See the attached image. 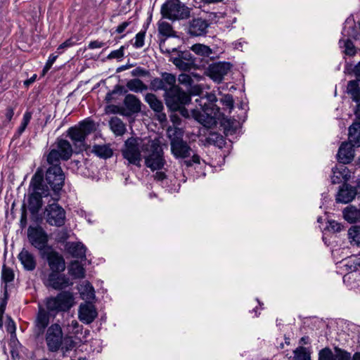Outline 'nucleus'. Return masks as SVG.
<instances>
[{
	"label": "nucleus",
	"instance_id": "1",
	"mask_svg": "<svg viewBox=\"0 0 360 360\" xmlns=\"http://www.w3.org/2000/svg\"><path fill=\"white\" fill-rule=\"evenodd\" d=\"M74 297L69 291H62L56 296L46 297L43 304H38V313L34 321V333L37 338L44 334L50 319L58 314L68 311L74 305Z\"/></svg>",
	"mask_w": 360,
	"mask_h": 360
},
{
	"label": "nucleus",
	"instance_id": "2",
	"mask_svg": "<svg viewBox=\"0 0 360 360\" xmlns=\"http://www.w3.org/2000/svg\"><path fill=\"white\" fill-rule=\"evenodd\" d=\"M44 173L38 168L32 176L27 198V207L32 215H37L43 205L42 198L48 196L49 188L44 184Z\"/></svg>",
	"mask_w": 360,
	"mask_h": 360
},
{
	"label": "nucleus",
	"instance_id": "3",
	"mask_svg": "<svg viewBox=\"0 0 360 360\" xmlns=\"http://www.w3.org/2000/svg\"><path fill=\"white\" fill-rule=\"evenodd\" d=\"M218 99L215 94H207V101L204 103L202 110H195L193 116L195 120L204 127L210 128L217 124V119L222 116L220 107L217 104Z\"/></svg>",
	"mask_w": 360,
	"mask_h": 360
},
{
	"label": "nucleus",
	"instance_id": "4",
	"mask_svg": "<svg viewBox=\"0 0 360 360\" xmlns=\"http://www.w3.org/2000/svg\"><path fill=\"white\" fill-rule=\"evenodd\" d=\"M166 39L159 41L160 51L169 58L175 67L181 71L189 72L195 65V59L190 51H181L179 48H169L166 46Z\"/></svg>",
	"mask_w": 360,
	"mask_h": 360
},
{
	"label": "nucleus",
	"instance_id": "5",
	"mask_svg": "<svg viewBox=\"0 0 360 360\" xmlns=\"http://www.w3.org/2000/svg\"><path fill=\"white\" fill-rule=\"evenodd\" d=\"M95 130V123L90 120L80 122L78 125L71 127L67 130V136L72 141L75 153L86 150L89 146L86 143V139Z\"/></svg>",
	"mask_w": 360,
	"mask_h": 360
},
{
	"label": "nucleus",
	"instance_id": "6",
	"mask_svg": "<svg viewBox=\"0 0 360 360\" xmlns=\"http://www.w3.org/2000/svg\"><path fill=\"white\" fill-rule=\"evenodd\" d=\"M145 165L152 171L161 170L166 165L164 152L158 140H149L141 146Z\"/></svg>",
	"mask_w": 360,
	"mask_h": 360
},
{
	"label": "nucleus",
	"instance_id": "7",
	"mask_svg": "<svg viewBox=\"0 0 360 360\" xmlns=\"http://www.w3.org/2000/svg\"><path fill=\"white\" fill-rule=\"evenodd\" d=\"M163 97L165 105L170 111H179L184 117H188V112L185 105L191 101L190 94L176 85L170 91L164 93Z\"/></svg>",
	"mask_w": 360,
	"mask_h": 360
},
{
	"label": "nucleus",
	"instance_id": "8",
	"mask_svg": "<svg viewBox=\"0 0 360 360\" xmlns=\"http://www.w3.org/2000/svg\"><path fill=\"white\" fill-rule=\"evenodd\" d=\"M192 8L180 0H166L162 5L160 13L163 18L170 20H186L191 17Z\"/></svg>",
	"mask_w": 360,
	"mask_h": 360
},
{
	"label": "nucleus",
	"instance_id": "9",
	"mask_svg": "<svg viewBox=\"0 0 360 360\" xmlns=\"http://www.w3.org/2000/svg\"><path fill=\"white\" fill-rule=\"evenodd\" d=\"M141 139L138 138L130 137L127 139L124 144L121 153L124 159L128 161L127 165H136L141 167V161L143 158L139 141Z\"/></svg>",
	"mask_w": 360,
	"mask_h": 360
},
{
	"label": "nucleus",
	"instance_id": "10",
	"mask_svg": "<svg viewBox=\"0 0 360 360\" xmlns=\"http://www.w3.org/2000/svg\"><path fill=\"white\" fill-rule=\"evenodd\" d=\"M45 219L46 222L57 227H61L65 224L66 212L57 202L49 204L45 208Z\"/></svg>",
	"mask_w": 360,
	"mask_h": 360
},
{
	"label": "nucleus",
	"instance_id": "11",
	"mask_svg": "<svg viewBox=\"0 0 360 360\" xmlns=\"http://www.w3.org/2000/svg\"><path fill=\"white\" fill-rule=\"evenodd\" d=\"M63 334L62 328L58 323L49 326L46 333V342L48 350L51 352H58L63 345Z\"/></svg>",
	"mask_w": 360,
	"mask_h": 360
},
{
	"label": "nucleus",
	"instance_id": "12",
	"mask_svg": "<svg viewBox=\"0 0 360 360\" xmlns=\"http://www.w3.org/2000/svg\"><path fill=\"white\" fill-rule=\"evenodd\" d=\"M160 77H155L150 80L149 89L155 92L164 91V93L170 91L176 84V78L174 74L162 72Z\"/></svg>",
	"mask_w": 360,
	"mask_h": 360
},
{
	"label": "nucleus",
	"instance_id": "13",
	"mask_svg": "<svg viewBox=\"0 0 360 360\" xmlns=\"http://www.w3.org/2000/svg\"><path fill=\"white\" fill-rule=\"evenodd\" d=\"M46 186H49L55 193H58L63 188L65 174L61 167H49L45 174Z\"/></svg>",
	"mask_w": 360,
	"mask_h": 360
},
{
	"label": "nucleus",
	"instance_id": "14",
	"mask_svg": "<svg viewBox=\"0 0 360 360\" xmlns=\"http://www.w3.org/2000/svg\"><path fill=\"white\" fill-rule=\"evenodd\" d=\"M27 236L32 245L39 250L40 255L46 252L47 248H51L47 245L48 236L42 228H29Z\"/></svg>",
	"mask_w": 360,
	"mask_h": 360
},
{
	"label": "nucleus",
	"instance_id": "15",
	"mask_svg": "<svg viewBox=\"0 0 360 360\" xmlns=\"http://www.w3.org/2000/svg\"><path fill=\"white\" fill-rule=\"evenodd\" d=\"M232 68V64L229 62H217L209 65L206 72L207 76L214 82L219 84Z\"/></svg>",
	"mask_w": 360,
	"mask_h": 360
},
{
	"label": "nucleus",
	"instance_id": "16",
	"mask_svg": "<svg viewBox=\"0 0 360 360\" xmlns=\"http://www.w3.org/2000/svg\"><path fill=\"white\" fill-rule=\"evenodd\" d=\"M41 257L46 260L51 272H63L65 269L63 257L52 248H47Z\"/></svg>",
	"mask_w": 360,
	"mask_h": 360
},
{
	"label": "nucleus",
	"instance_id": "17",
	"mask_svg": "<svg viewBox=\"0 0 360 360\" xmlns=\"http://www.w3.org/2000/svg\"><path fill=\"white\" fill-rule=\"evenodd\" d=\"M124 116L130 117L141 111L142 103L139 98L131 94H126L123 101Z\"/></svg>",
	"mask_w": 360,
	"mask_h": 360
},
{
	"label": "nucleus",
	"instance_id": "18",
	"mask_svg": "<svg viewBox=\"0 0 360 360\" xmlns=\"http://www.w3.org/2000/svg\"><path fill=\"white\" fill-rule=\"evenodd\" d=\"M171 152L176 158H186L191 155V148L182 138L174 137L170 141Z\"/></svg>",
	"mask_w": 360,
	"mask_h": 360
},
{
	"label": "nucleus",
	"instance_id": "19",
	"mask_svg": "<svg viewBox=\"0 0 360 360\" xmlns=\"http://www.w3.org/2000/svg\"><path fill=\"white\" fill-rule=\"evenodd\" d=\"M210 23L202 18H193L188 22L187 33L193 37L205 36L207 33Z\"/></svg>",
	"mask_w": 360,
	"mask_h": 360
},
{
	"label": "nucleus",
	"instance_id": "20",
	"mask_svg": "<svg viewBox=\"0 0 360 360\" xmlns=\"http://www.w3.org/2000/svg\"><path fill=\"white\" fill-rule=\"evenodd\" d=\"M97 316V310L91 302H85L79 305L78 317L82 323L90 324L96 319Z\"/></svg>",
	"mask_w": 360,
	"mask_h": 360
},
{
	"label": "nucleus",
	"instance_id": "21",
	"mask_svg": "<svg viewBox=\"0 0 360 360\" xmlns=\"http://www.w3.org/2000/svg\"><path fill=\"white\" fill-rule=\"evenodd\" d=\"M60 272H51L45 284L55 290H63L70 285L69 278Z\"/></svg>",
	"mask_w": 360,
	"mask_h": 360
},
{
	"label": "nucleus",
	"instance_id": "22",
	"mask_svg": "<svg viewBox=\"0 0 360 360\" xmlns=\"http://www.w3.org/2000/svg\"><path fill=\"white\" fill-rule=\"evenodd\" d=\"M357 189L348 184H343L336 195V202L341 203H348L351 202L356 195Z\"/></svg>",
	"mask_w": 360,
	"mask_h": 360
},
{
	"label": "nucleus",
	"instance_id": "23",
	"mask_svg": "<svg viewBox=\"0 0 360 360\" xmlns=\"http://www.w3.org/2000/svg\"><path fill=\"white\" fill-rule=\"evenodd\" d=\"M353 147L354 146L348 142L342 143L337 154V159L340 163L346 165L353 160L354 157V150Z\"/></svg>",
	"mask_w": 360,
	"mask_h": 360
},
{
	"label": "nucleus",
	"instance_id": "24",
	"mask_svg": "<svg viewBox=\"0 0 360 360\" xmlns=\"http://www.w3.org/2000/svg\"><path fill=\"white\" fill-rule=\"evenodd\" d=\"M145 101L149 105L150 108L157 113H161L159 115V120L163 121L166 120V115L162 112L164 105L161 100L152 93H148L145 96Z\"/></svg>",
	"mask_w": 360,
	"mask_h": 360
},
{
	"label": "nucleus",
	"instance_id": "25",
	"mask_svg": "<svg viewBox=\"0 0 360 360\" xmlns=\"http://www.w3.org/2000/svg\"><path fill=\"white\" fill-rule=\"evenodd\" d=\"M14 278V273L13 271L6 268L4 265L3 266V269L1 271V280L6 283L4 287V298L1 300V316L5 310L6 300L8 299V288L10 285L8 284V283L13 281ZM3 325V321L1 320V326Z\"/></svg>",
	"mask_w": 360,
	"mask_h": 360
},
{
	"label": "nucleus",
	"instance_id": "26",
	"mask_svg": "<svg viewBox=\"0 0 360 360\" xmlns=\"http://www.w3.org/2000/svg\"><path fill=\"white\" fill-rule=\"evenodd\" d=\"M56 143L57 146L56 150L59 151V154L62 156V160H68L73 153L72 146L68 140L58 138Z\"/></svg>",
	"mask_w": 360,
	"mask_h": 360
},
{
	"label": "nucleus",
	"instance_id": "27",
	"mask_svg": "<svg viewBox=\"0 0 360 360\" xmlns=\"http://www.w3.org/2000/svg\"><path fill=\"white\" fill-rule=\"evenodd\" d=\"M18 259L25 270L33 271L36 268L34 256L25 248L18 255Z\"/></svg>",
	"mask_w": 360,
	"mask_h": 360
},
{
	"label": "nucleus",
	"instance_id": "28",
	"mask_svg": "<svg viewBox=\"0 0 360 360\" xmlns=\"http://www.w3.org/2000/svg\"><path fill=\"white\" fill-rule=\"evenodd\" d=\"M359 81L357 80H350L347 83L346 92L348 95L350 96V98L352 101L357 104V107H359L360 102V86H359Z\"/></svg>",
	"mask_w": 360,
	"mask_h": 360
},
{
	"label": "nucleus",
	"instance_id": "29",
	"mask_svg": "<svg viewBox=\"0 0 360 360\" xmlns=\"http://www.w3.org/2000/svg\"><path fill=\"white\" fill-rule=\"evenodd\" d=\"M91 153L101 159H108L113 155V150L109 144H96L92 147Z\"/></svg>",
	"mask_w": 360,
	"mask_h": 360
},
{
	"label": "nucleus",
	"instance_id": "30",
	"mask_svg": "<svg viewBox=\"0 0 360 360\" xmlns=\"http://www.w3.org/2000/svg\"><path fill=\"white\" fill-rule=\"evenodd\" d=\"M127 93V89L120 84H116L113 89L109 91L104 98V101L107 103H110L112 102H116L119 100V96L122 95H126Z\"/></svg>",
	"mask_w": 360,
	"mask_h": 360
},
{
	"label": "nucleus",
	"instance_id": "31",
	"mask_svg": "<svg viewBox=\"0 0 360 360\" xmlns=\"http://www.w3.org/2000/svg\"><path fill=\"white\" fill-rule=\"evenodd\" d=\"M348 140V143L353 146H360V124L359 123L354 122L349 127Z\"/></svg>",
	"mask_w": 360,
	"mask_h": 360
},
{
	"label": "nucleus",
	"instance_id": "32",
	"mask_svg": "<svg viewBox=\"0 0 360 360\" xmlns=\"http://www.w3.org/2000/svg\"><path fill=\"white\" fill-rule=\"evenodd\" d=\"M126 87L127 91H131L134 93H141L149 89V87L139 78H134L127 81Z\"/></svg>",
	"mask_w": 360,
	"mask_h": 360
},
{
	"label": "nucleus",
	"instance_id": "33",
	"mask_svg": "<svg viewBox=\"0 0 360 360\" xmlns=\"http://www.w3.org/2000/svg\"><path fill=\"white\" fill-rule=\"evenodd\" d=\"M343 217L349 223H356L360 221V210L350 205L343 210Z\"/></svg>",
	"mask_w": 360,
	"mask_h": 360
},
{
	"label": "nucleus",
	"instance_id": "34",
	"mask_svg": "<svg viewBox=\"0 0 360 360\" xmlns=\"http://www.w3.org/2000/svg\"><path fill=\"white\" fill-rule=\"evenodd\" d=\"M68 273L74 278H82L85 276V269L77 260L70 262Z\"/></svg>",
	"mask_w": 360,
	"mask_h": 360
},
{
	"label": "nucleus",
	"instance_id": "35",
	"mask_svg": "<svg viewBox=\"0 0 360 360\" xmlns=\"http://www.w3.org/2000/svg\"><path fill=\"white\" fill-rule=\"evenodd\" d=\"M158 34L161 36L159 39H167L170 37L175 36V31H174L172 26L167 22L159 21L158 24Z\"/></svg>",
	"mask_w": 360,
	"mask_h": 360
},
{
	"label": "nucleus",
	"instance_id": "36",
	"mask_svg": "<svg viewBox=\"0 0 360 360\" xmlns=\"http://www.w3.org/2000/svg\"><path fill=\"white\" fill-rule=\"evenodd\" d=\"M110 129L116 136H122L126 131V127L122 120L117 117H113L109 121Z\"/></svg>",
	"mask_w": 360,
	"mask_h": 360
},
{
	"label": "nucleus",
	"instance_id": "37",
	"mask_svg": "<svg viewBox=\"0 0 360 360\" xmlns=\"http://www.w3.org/2000/svg\"><path fill=\"white\" fill-rule=\"evenodd\" d=\"M68 250L73 257L78 259L86 257V248L81 243H72L68 247Z\"/></svg>",
	"mask_w": 360,
	"mask_h": 360
},
{
	"label": "nucleus",
	"instance_id": "38",
	"mask_svg": "<svg viewBox=\"0 0 360 360\" xmlns=\"http://www.w3.org/2000/svg\"><path fill=\"white\" fill-rule=\"evenodd\" d=\"M205 143L208 145H213L219 148H222L225 143V139L222 135L217 132H212L205 139Z\"/></svg>",
	"mask_w": 360,
	"mask_h": 360
},
{
	"label": "nucleus",
	"instance_id": "39",
	"mask_svg": "<svg viewBox=\"0 0 360 360\" xmlns=\"http://www.w3.org/2000/svg\"><path fill=\"white\" fill-rule=\"evenodd\" d=\"M219 120L221 126L224 127V131L226 133L231 132L234 133L236 130V120L235 119L231 120L225 117L224 112H222V116L219 119H217V121Z\"/></svg>",
	"mask_w": 360,
	"mask_h": 360
},
{
	"label": "nucleus",
	"instance_id": "40",
	"mask_svg": "<svg viewBox=\"0 0 360 360\" xmlns=\"http://www.w3.org/2000/svg\"><path fill=\"white\" fill-rule=\"evenodd\" d=\"M195 54L207 58H211V55L213 53L212 49L210 46L202 44H195L191 47Z\"/></svg>",
	"mask_w": 360,
	"mask_h": 360
},
{
	"label": "nucleus",
	"instance_id": "41",
	"mask_svg": "<svg viewBox=\"0 0 360 360\" xmlns=\"http://www.w3.org/2000/svg\"><path fill=\"white\" fill-rule=\"evenodd\" d=\"M60 160H62V156L56 148L51 149L46 156V161L50 165L49 167H60Z\"/></svg>",
	"mask_w": 360,
	"mask_h": 360
},
{
	"label": "nucleus",
	"instance_id": "42",
	"mask_svg": "<svg viewBox=\"0 0 360 360\" xmlns=\"http://www.w3.org/2000/svg\"><path fill=\"white\" fill-rule=\"evenodd\" d=\"M347 167L344 165H341L340 168H333V176L331 177L332 184H339L341 181L342 179H347V174H345L344 172L346 171Z\"/></svg>",
	"mask_w": 360,
	"mask_h": 360
},
{
	"label": "nucleus",
	"instance_id": "43",
	"mask_svg": "<svg viewBox=\"0 0 360 360\" xmlns=\"http://www.w3.org/2000/svg\"><path fill=\"white\" fill-rule=\"evenodd\" d=\"M219 102L223 105V111L229 110V112H231L234 106V100L231 94H224L220 99Z\"/></svg>",
	"mask_w": 360,
	"mask_h": 360
},
{
	"label": "nucleus",
	"instance_id": "44",
	"mask_svg": "<svg viewBox=\"0 0 360 360\" xmlns=\"http://www.w3.org/2000/svg\"><path fill=\"white\" fill-rule=\"evenodd\" d=\"M348 236L352 240L351 243L360 246V226H352L348 230Z\"/></svg>",
	"mask_w": 360,
	"mask_h": 360
},
{
	"label": "nucleus",
	"instance_id": "45",
	"mask_svg": "<svg viewBox=\"0 0 360 360\" xmlns=\"http://www.w3.org/2000/svg\"><path fill=\"white\" fill-rule=\"evenodd\" d=\"M31 118L32 112L29 111L25 112L23 115V118L20 124V126L18 127L17 131L14 135L15 138L19 137L25 131V129L27 128L28 124L30 122Z\"/></svg>",
	"mask_w": 360,
	"mask_h": 360
},
{
	"label": "nucleus",
	"instance_id": "46",
	"mask_svg": "<svg viewBox=\"0 0 360 360\" xmlns=\"http://www.w3.org/2000/svg\"><path fill=\"white\" fill-rule=\"evenodd\" d=\"M293 360H310V354L306 347H298L294 350Z\"/></svg>",
	"mask_w": 360,
	"mask_h": 360
},
{
	"label": "nucleus",
	"instance_id": "47",
	"mask_svg": "<svg viewBox=\"0 0 360 360\" xmlns=\"http://www.w3.org/2000/svg\"><path fill=\"white\" fill-rule=\"evenodd\" d=\"M5 326L6 331L11 334V339L12 341L16 340V326L14 321L11 318V316H7L5 321Z\"/></svg>",
	"mask_w": 360,
	"mask_h": 360
},
{
	"label": "nucleus",
	"instance_id": "48",
	"mask_svg": "<svg viewBox=\"0 0 360 360\" xmlns=\"http://www.w3.org/2000/svg\"><path fill=\"white\" fill-rule=\"evenodd\" d=\"M334 360H351V354L349 352L338 347H334Z\"/></svg>",
	"mask_w": 360,
	"mask_h": 360
},
{
	"label": "nucleus",
	"instance_id": "49",
	"mask_svg": "<svg viewBox=\"0 0 360 360\" xmlns=\"http://www.w3.org/2000/svg\"><path fill=\"white\" fill-rule=\"evenodd\" d=\"M342 42L344 43V47L345 49V53L346 55L353 56L356 54V48L353 42L349 39H347L345 41L340 39L339 43L341 44Z\"/></svg>",
	"mask_w": 360,
	"mask_h": 360
},
{
	"label": "nucleus",
	"instance_id": "50",
	"mask_svg": "<svg viewBox=\"0 0 360 360\" xmlns=\"http://www.w3.org/2000/svg\"><path fill=\"white\" fill-rule=\"evenodd\" d=\"M319 360H334V354L326 347L319 352Z\"/></svg>",
	"mask_w": 360,
	"mask_h": 360
},
{
	"label": "nucleus",
	"instance_id": "51",
	"mask_svg": "<svg viewBox=\"0 0 360 360\" xmlns=\"http://www.w3.org/2000/svg\"><path fill=\"white\" fill-rule=\"evenodd\" d=\"M105 111L107 114H120L124 116V107L121 105L109 104L105 106Z\"/></svg>",
	"mask_w": 360,
	"mask_h": 360
},
{
	"label": "nucleus",
	"instance_id": "52",
	"mask_svg": "<svg viewBox=\"0 0 360 360\" xmlns=\"http://www.w3.org/2000/svg\"><path fill=\"white\" fill-rule=\"evenodd\" d=\"M131 75L132 77H150V71L146 69H144L143 68H141L140 66L134 69L131 72Z\"/></svg>",
	"mask_w": 360,
	"mask_h": 360
},
{
	"label": "nucleus",
	"instance_id": "53",
	"mask_svg": "<svg viewBox=\"0 0 360 360\" xmlns=\"http://www.w3.org/2000/svg\"><path fill=\"white\" fill-rule=\"evenodd\" d=\"M146 30L139 32L136 34L135 37V42L133 44V46L136 48L139 49L144 46V39L146 36Z\"/></svg>",
	"mask_w": 360,
	"mask_h": 360
},
{
	"label": "nucleus",
	"instance_id": "54",
	"mask_svg": "<svg viewBox=\"0 0 360 360\" xmlns=\"http://www.w3.org/2000/svg\"><path fill=\"white\" fill-rule=\"evenodd\" d=\"M77 39L75 37H72L67 40H65L63 43H62L58 48L57 51L58 53H61L62 51L60 50L71 47L76 44Z\"/></svg>",
	"mask_w": 360,
	"mask_h": 360
},
{
	"label": "nucleus",
	"instance_id": "55",
	"mask_svg": "<svg viewBox=\"0 0 360 360\" xmlns=\"http://www.w3.org/2000/svg\"><path fill=\"white\" fill-rule=\"evenodd\" d=\"M327 229L330 231L340 232L343 229V226L334 220L328 221V225L327 226Z\"/></svg>",
	"mask_w": 360,
	"mask_h": 360
},
{
	"label": "nucleus",
	"instance_id": "56",
	"mask_svg": "<svg viewBox=\"0 0 360 360\" xmlns=\"http://www.w3.org/2000/svg\"><path fill=\"white\" fill-rule=\"evenodd\" d=\"M125 49V46H122L119 49L112 51L110 53V54L107 56L108 59H120L124 56V51Z\"/></svg>",
	"mask_w": 360,
	"mask_h": 360
},
{
	"label": "nucleus",
	"instance_id": "57",
	"mask_svg": "<svg viewBox=\"0 0 360 360\" xmlns=\"http://www.w3.org/2000/svg\"><path fill=\"white\" fill-rule=\"evenodd\" d=\"M57 57H58V56H55L53 54H51L49 56V59H48L47 62L46 63V65H44V69H43L44 74H45V72H46L48 70H49L51 69V66L56 61Z\"/></svg>",
	"mask_w": 360,
	"mask_h": 360
},
{
	"label": "nucleus",
	"instance_id": "58",
	"mask_svg": "<svg viewBox=\"0 0 360 360\" xmlns=\"http://www.w3.org/2000/svg\"><path fill=\"white\" fill-rule=\"evenodd\" d=\"M82 167V162L79 160H74L70 162V169L77 172Z\"/></svg>",
	"mask_w": 360,
	"mask_h": 360
},
{
	"label": "nucleus",
	"instance_id": "59",
	"mask_svg": "<svg viewBox=\"0 0 360 360\" xmlns=\"http://www.w3.org/2000/svg\"><path fill=\"white\" fill-rule=\"evenodd\" d=\"M14 115V110L12 107L9 106L6 109V112H5V117H6V120H5V122H9L13 117Z\"/></svg>",
	"mask_w": 360,
	"mask_h": 360
},
{
	"label": "nucleus",
	"instance_id": "60",
	"mask_svg": "<svg viewBox=\"0 0 360 360\" xmlns=\"http://www.w3.org/2000/svg\"><path fill=\"white\" fill-rule=\"evenodd\" d=\"M166 178H167V175H166L165 172H164L162 171L157 170V172L154 174L155 180L158 181H162L164 179H165Z\"/></svg>",
	"mask_w": 360,
	"mask_h": 360
},
{
	"label": "nucleus",
	"instance_id": "61",
	"mask_svg": "<svg viewBox=\"0 0 360 360\" xmlns=\"http://www.w3.org/2000/svg\"><path fill=\"white\" fill-rule=\"evenodd\" d=\"M105 45V43L99 41H92L89 44L88 47L91 49L101 48Z\"/></svg>",
	"mask_w": 360,
	"mask_h": 360
},
{
	"label": "nucleus",
	"instance_id": "62",
	"mask_svg": "<svg viewBox=\"0 0 360 360\" xmlns=\"http://www.w3.org/2000/svg\"><path fill=\"white\" fill-rule=\"evenodd\" d=\"M179 80L182 84H187V83L189 84L190 82L191 81V78L188 75L181 74L179 75Z\"/></svg>",
	"mask_w": 360,
	"mask_h": 360
},
{
	"label": "nucleus",
	"instance_id": "63",
	"mask_svg": "<svg viewBox=\"0 0 360 360\" xmlns=\"http://www.w3.org/2000/svg\"><path fill=\"white\" fill-rule=\"evenodd\" d=\"M130 22H123L116 28V32L120 34L122 33L125 29L129 26Z\"/></svg>",
	"mask_w": 360,
	"mask_h": 360
},
{
	"label": "nucleus",
	"instance_id": "64",
	"mask_svg": "<svg viewBox=\"0 0 360 360\" xmlns=\"http://www.w3.org/2000/svg\"><path fill=\"white\" fill-rule=\"evenodd\" d=\"M353 72L356 77V79L360 82V61L354 67Z\"/></svg>",
	"mask_w": 360,
	"mask_h": 360
}]
</instances>
